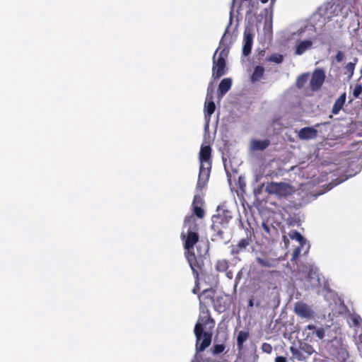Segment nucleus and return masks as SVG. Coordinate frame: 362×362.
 <instances>
[{
  "mask_svg": "<svg viewBox=\"0 0 362 362\" xmlns=\"http://www.w3.org/2000/svg\"><path fill=\"white\" fill-rule=\"evenodd\" d=\"M200 315L195 325L194 332L196 337V351L197 352L204 351L211 342V334L204 332V326L211 323L214 327V320L210 315V311L206 306L200 307Z\"/></svg>",
  "mask_w": 362,
  "mask_h": 362,
  "instance_id": "f257e3e1",
  "label": "nucleus"
},
{
  "mask_svg": "<svg viewBox=\"0 0 362 362\" xmlns=\"http://www.w3.org/2000/svg\"><path fill=\"white\" fill-rule=\"evenodd\" d=\"M266 191L270 194H274L279 198L286 197L294 192L293 187L285 182H272L267 185Z\"/></svg>",
  "mask_w": 362,
  "mask_h": 362,
  "instance_id": "f03ea898",
  "label": "nucleus"
},
{
  "mask_svg": "<svg viewBox=\"0 0 362 362\" xmlns=\"http://www.w3.org/2000/svg\"><path fill=\"white\" fill-rule=\"evenodd\" d=\"M232 218L230 212L227 210H222L218 211L217 214L212 216L211 228L216 231L218 235H222L223 232L221 230L222 228H226Z\"/></svg>",
  "mask_w": 362,
  "mask_h": 362,
  "instance_id": "7ed1b4c3",
  "label": "nucleus"
},
{
  "mask_svg": "<svg viewBox=\"0 0 362 362\" xmlns=\"http://www.w3.org/2000/svg\"><path fill=\"white\" fill-rule=\"evenodd\" d=\"M186 257L192 270L194 278L196 279V281H198L199 276V272L202 270L204 266L203 257L201 255L196 256L193 251L187 252Z\"/></svg>",
  "mask_w": 362,
  "mask_h": 362,
  "instance_id": "20e7f679",
  "label": "nucleus"
},
{
  "mask_svg": "<svg viewBox=\"0 0 362 362\" xmlns=\"http://www.w3.org/2000/svg\"><path fill=\"white\" fill-rule=\"evenodd\" d=\"M218 49H216L213 56V67H212V77L214 79H218L226 74V62L223 58H217L216 54Z\"/></svg>",
  "mask_w": 362,
  "mask_h": 362,
  "instance_id": "39448f33",
  "label": "nucleus"
},
{
  "mask_svg": "<svg viewBox=\"0 0 362 362\" xmlns=\"http://www.w3.org/2000/svg\"><path fill=\"white\" fill-rule=\"evenodd\" d=\"M197 225L194 223L193 227H190L187 230L185 238L184 247L187 252H192L194 245L199 241V234L197 232Z\"/></svg>",
  "mask_w": 362,
  "mask_h": 362,
  "instance_id": "423d86ee",
  "label": "nucleus"
},
{
  "mask_svg": "<svg viewBox=\"0 0 362 362\" xmlns=\"http://www.w3.org/2000/svg\"><path fill=\"white\" fill-rule=\"evenodd\" d=\"M293 310L298 317L302 318L312 319L315 316V313L311 307L303 301L296 302Z\"/></svg>",
  "mask_w": 362,
  "mask_h": 362,
  "instance_id": "0eeeda50",
  "label": "nucleus"
},
{
  "mask_svg": "<svg viewBox=\"0 0 362 362\" xmlns=\"http://www.w3.org/2000/svg\"><path fill=\"white\" fill-rule=\"evenodd\" d=\"M325 79V72L322 69H316L311 76L310 81V88L313 91L318 90L321 88Z\"/></svg>",
  "mask_w": 362,
  "mask_h": 362,
  "instance_id": "6e6552de",
  "label": "nucleus"
},
{
  "mask_svg": "<svg viewBox=\"0 0 362 362\" xmlns=\"http://www.w3.org/2000/svg\"><path fill=\"white\" fill-rule=\"evenodd\" d=\"M211 168V163H207V165H200L199 173L198 180H197V189L202 190L206 185V183L209 178Z\"/></svg>",
  "mask_w": 362,
  "mask_h": 362,
  "instance_id": "1a4fd4ad",
  "label": "nucleus"
},
{
  "mask_svg": "<svg viewBox=\"0 0 362 362\" xmlns=\"http://www.w3.org/2000/svg\"><path fill=\"white\" fill-rule=\"evenodd\" d=\"M254 34L252 28L247 26L244 30L243 54L245 57L251 53Z\"/></svg>",
  "mask_w": 362,
  "mask_h": 362,
  "instance_id": "9d476101",
  "label": "nucleus"
},
{
  "mask_svg": "<svg viewBox=\"0 0 362 362\" xmlns=\"http://www.w3.org/2000/svg\"><path fill=\"white\" fill-rule=\"evenodd\" d=\"M253 235V232L250 231L249 234L247 235L245 238L241 239L237 245H233L230 247V254L231 255L235 256L240 252L245 250L247 247L250 245L252 243V235Z\"/></svg>",
  "mask_w": 362,
  "mask_h": 362,
  "instance_id": "9b49d317",
  "label": "nucleus"
},
{
  "mask_svg": "<svg viewBox=\"0 0 362 362\" xmlns=\"http://www.w3.org/2000/svg\"><path fill=\"white\" fill-rule=\"evenodd\" d=\"M211 148L210 146H202L199 152L200 165H207V163L211 164Z\"/></svg>",
  "mask_w": 362,
  "mask_h": 362,
  "instance_id": "f8f14e48",
  "label": "nucleus"
},
{
  "mask_svg": "<svg viewBox=\"0 0 362 362\" xmlns=\"http://www.w3.org/2000/svg\"><path fill=\"white\" fill-rule=\"evenodd\" d=\"M212 92H213V90L210 89V88L209 87L208 90H207L206 98L209 99L210 101H209L208 103H206V102L205 103V107H204L205 117H210L211 116V115L214 112L215 109H216L215 103L212 100V99H213Z\"/></svg>",
  "mask_w": 362,
  "mask_h": 362,
  "instance_id": "ddd939ff",
  "label": "nucleus"
},
{
  "mask_svg": "<svg viewBox=\"0 0 362 362\" xmlns=\"http://www.w3.org/2000/svg\"><path fill=\"white\" fill-rule=\"evenodd\" d=\"M214 292L211 289L204 290L201 295L199 296L200 307L206 306L205 304H209L214 302Z\"/></svg>",
  "mask_w": 362,
  "mask_h": 362,
  "instance_id": "4468645a",
  "label": "nucleus"
},
{
  "mask_svg": "<svg viewBox=\"0 0 362 362\" xmlns=\"http://www.w3.org/2000/svg\"><path fill=\"white\" fill-rule=\"evenodd\" d=\"M317 131L313 127H303L298 132V137L300 139H311L317 137Z\"/></svg>",
  "mask_w": 362,
  "mask_h": 362,
  "instance_id": "2eb2a0df",
  "label": "nucleus"
},
{
  "mask_svg": "<svg viewBox=\"0 0 362 362\" xmlns=\"http://www.w3.org/2000/svg\"><path fill=\"white\" fill-rule=\"evenodd\" d=\"M250 145L252 151H264L270 145V141L269 139H252Z\"/></svg>",
  "mask_w": 362,
  "mask_h": 362,
  "instance_id": "dca6fc26",
  "label": "nucleus"
},
{
  "mask_svg": "<svg viewBox=\"0 0 362 362\" xmlns=\"http://www.w3.org/2000/svg\"><path fill=\"white\" fill-rule=\"evenodd\" d=\"M255 260L259 266L263 267H275L278 264V260L276 259L270 257L262 258L260 257H257Z\"/></svg>",
  "mask_w": 362,
  "mask_h": 362,
  "instance_id": "f3484780",
  "label": "nucleus"
},
{
  "mask_svg": "<svg viewBox=\"0 0 362 362\" xmlns=\"http://www.w3.org/2000/svg\"><path fill=\"white\" fill-rule=\"evenodd\" d=\"M313 47V42L310 40L300 41L296 47L295 53L297 55L303 54L305 51L310 49Z\"/></svg>",
  "mask_w": 362,
  "mask_h": 362,
  "instance_id": "a211bd4d",
  "label": "nucleus"
},
{
  "mask_svg": "<svg viewBox=\"0 0 362 362\" xmlns=\"http://www.w3.org/2000/svg\"><path fill=\"white\" fill-rule=\"evenodd\" d=\"M232 80L230 78H225L221 81L218 85V95L223 96L231 88Z\"/></svg>",
  "mask_w": 362,
  "mask_h": 362,
  "instance_id": "6ab92c4d",
  "label": "nucleus"
},
{
  "mask_svg": "<svg viewBox=\"0 0 362 362\" xmlns=\"http://www.w3.org/2000/svg\"><path fill=\"white\" fill-rule=\"evenodd\" d=\"M346 93H342L334 102L332 112L334 115H337L339 111L342 109L345 102H346Z\"/></svg>",
  "mask_w": 362,
  "mask_h": 362,
  "instance_id": "aec40b11",
  "label": "nucleus"
},
{
  "mask_svg": "<svg viewBox=\"0 0 362 362\" xmlns=\"http://www.w3.org/2000/svg\"><path fill=\"white\" fill-rule=\"evenodd\" d=\"M250 332L248 331L241 330L238 332L237 337L238 349L241 351L244 347V343L248 339Z\"/></svg>",
  "mask_w": 362,
  "mask_h": 362,
  "instance_id": "412c9836",
  "label": "nucleus"
},
{
  "mask_svg": "<svg viewBox=\"0 0 362 362\" xmlns=\"http://www.w3.org/2000/svg\"><path fill=\"white\" fill-rule=\"evenodd\" d=\"M290 351L292 354V358L298 361H305L308 358L307 355L304 354L301 346L300 347V349L291 346Z\"/></svg>",
  "mask_w": 362,
  "mask_h": 362,
  "instance_id": "4be33fe9",
  "label": "nucleus"
},
{
  "mask_svg": "<svg viewBox=\"0 0 362 362\" xmlns=\"http://www.w3.org/2000/svg\"><path fill=\"white\" fill-rule=\"evenodd\" d=\"M334 355L339 362H345L349 358L348 351L343 345L336 349V353Z\"/></svg>",
  "mask_w": 362,
  "mask_h": 362,
  "instance_id": "5701e85b",
  "label": "nucleus"
},
{
  "mask_svg": "<svg viewBox=\"0 0 362 362\" xmlns=\"http://www.w3.org/2000/svg\"><path fill=\"white\" fill-rule=\"evenodd\" d=\"M264 68L262 66H257L251 76V81L252 82H257L259 81L264 76Z\"/></svg>",
  "mask_w": 362,
  "mask_h": 362,
  "instance_id": "b1692460",
  "label": "nucleus"
},
{
  "mask_svg": "<svg viewBox=\"0 0 362 362\" xmlns=\"http://www.w3.org/2000/svg\"><path fill=\"white\" fill-rule=\"evenodd\" d=\"M357 62L358 59L354 58L353 62H349L344 67V74L346 75L349 78H351L353 76Z\"/></svg>",
  "mask_w": 362,
  "mask_h": 362,
  "instance_id": "393cba45",
  "label": "nucleus"
},
{
  "mask_svg": "<svg viewBox=\"0 0 362 362\" xmlns=\"http://www.w3.org/2000/svg\"><path fill=\"white\" fill-rule=\"evenodd\" d=\"M229 267V261L227 259H219L216 263V270L218 272H227Z\"/></svg>",
  "mask_w": 362,
  "mask_h": 362,
  "instance_id": "a878e982",
  "label": "nucleus"
},
{
  "mask_svg": "<svg viewBox=\"0 0 362 362\" xmlns=\"http://www.w3.org/2000/svg\"><path fill=\"white\" fill-rule=\"evenodd\" d=\"M309 74L304 73L298 76L296 78V86L298 89L303 88L308 81Z\"/></svg>",
  "mask_w": 362,
  "mask_h": 362,
  "instance_id": "bb28decb",
  "label": "nucleus"
},
{
  "mask_svg": "<svg viewBox=\"0 0 362 362\" xmlns=\"http://www.w3.org/2000/svg\"><path fill=\"white\" fill-rule=\"evenodd\" d=\"M306 329L313 330V335L316 336L320 339H322L325 337V329L323 328H316L314 325H308Z\"/></svg>",
  "mask_w": 362,
  "mask_h": 362,
  "instance_id": "cd10ccee",
  "label": "nucleus"
},
{
  "mask_svg": "<svg viewBox=\"0 0 362 362\" xmlns=\"http://www.w3.org/2000/svg\"><path fill=\"white\" fill-rule=\"evenodd\" d=\"M288 235L292 240H297L302 246L305 243L306 240L304 237L297 230H292L288 233Z\"/></svg>",
  "mask_w": 362,
  "mask_h": 362,
  "instance_id": "c85d7f7f",
  "label": "nucleus"
},
{
  "mask_svg": "<svg viewBox=\"0 0 362 362\" xmlns=\"http://www.w3.org/2000/svg\"><path fill=\"white\" fill-rule=\"evenodd\" d=\"M284 60V56L279 53H274L266 59L268 62L281 64Z\"/></svg>",
  "mask_w": 362,
  "mask_h": 362,
  "instance_id": "c756f323",
  "label": "nucleus"
},
{
  "mask_svg": "<svg viewBox=\"0 0 362 362\" xmlns=\"http://www.w3.org/2000/svg\"><path fill=\"white\" fill-rule=\"evenodd\" d=\"M226 346L223 344H214L211 349L213 355H218L225 351Z\"/></svg>",
  "mask_w": 362,
  "mask_h": 362,
  "instance_id": "7c9ffc66",
  "label": "nucleus"
},
{
  "mask_svg": "<svg viewBox=\"0 0 362 362\" xmlns=\"http://www.w3.org/2000/svg\"><path fill=\"white\" fill-rule=\"evenodd\" d=\"M193 206V214L197 216L199 218H202L204 216V211L202 209V206L192 205Z\"/></svg>",
  "mask_w": 362,
  "mask_h": 362,
  "instance_id": "2f4dec72",
  "label": "nucleus"
},
{
  "mask_svg": "<svg viewBox=\"0 0 362 362\" xmlns=\"http://www.w3.org/2000/svg\"><path fill=\"white\" fill-rule=\"evenodd\" d=\"M362 93V84L356 83L353 90V95L355 98H358Z\"/></svg>",
  "mask_w": 362,
  "mask_h": 362,
  "instance_id": "473e14b6",
  "label": "nucleus"
},
{
  "mask_svg": "<svg viewBox=\"0 0 362 362\" xmlns=\"http://www.w3.org/2000/svg\"><path fill=\"white\" fill-rule=\"evenodd\" d=\"M261 349L264 353L270 354L272 351V346L270 344L264 342L262 344Z\"/></svg>",
  "mask_w": 362,
  "mask_h": 362,
  "instance_id": "72a5a7b5",
  "label": "nucleus"
},
{
  "mask_svg": "<svg viewBox=\"0 0 362 362\" xmlns=\"http://www.w3.org/2000/svg\"><path fill=\"white\" fill-rule=\"evenodd\" d=\"M301 347L303 349V353H305L307 356H310L314 351L313 347L310 345L305 344Z\"/></svg>",
  "mask_w": 362,
  "mask_h": 362,
  "instance_id": "f704fd0d",
  "label": "nucleus"
},
{
  "mask_svg": "<svg viewBox=\"0 0 362 362\" xmlns=\"http://www.w3.org/2000/svg\"><path fill=\"white\" fill-rule=\"evenodd\" d=\"M229 53V50L228 48L224 47L222 49V50L220 52L218 58H223L226 61V58L228 57Z\"/></svg>",
  "mask_w": 362,
  "mask_h": 362,
  "instance_id": "c9c22d12",
  "label": "nucleus"
},
{
  "mask_svg": "<svg viewBox=\"0 0 362 362\" xmlns=\"http://www.w3.org/2000/svg\"><path fill=\"white\" fill-rule=\"evenodd\" d=\"M203 203V200L199 195H195L194 197L192 205L202 206Z\"/></svg>",
  "mask_w": 362,
  "mask_h": 362,
  "instance_id": "e433bc0d",
  "label": "nucleus"
},
{
  "mask_svg": "<svg viewBox=\"0 0 362 362\" xmlns=\"http://www.w3.org/2000/svg\"><path fill=\"white\" fill-rule=\"evenodd\" d=\"M344 58V54L343 52L341 51H338L336 56H335V59L337 62H341L343 61Z\"/></svg>",
  "mask_w": 362,
  "mask_h": 362,
  "instance_id": "4c0bfd02",
  "label": "nucleus"
},
{
  "mask_svg": "<svg viewBox=\"0 0 362 362\" xmlns=\"http://www.w3.org/2000/svg\"><path fill=\"white\" fill-rule=\"evenodd\" d=\"M300 253V247H297L293 251V258H297L299 256Z\"/></svg>",
  "mask_w": 362,
  "mask_h": 362,
  "instance_id": "58836bf2",
  "label": "nucleus"
},
{
  "mask_svg": "<svg viewBox=\"0 0 362 362\" xmlns=\"http://www.w3.org/2000/svg\"><path fill=\"white\" fill-rule=\"evenodd\" d=\"M214 309L218 313H222L225 310L224 307L214 304Z\"/></svg>",
  "mask_w": 362,
  "mask_h": 362,
  "instance_id": "ea45409f",
  "label": "nucleus"
},
{
  "mask_svg": "<svg viewBox=\"0 0 362 362\" xmlns=\"http://www.w3.org/2000/svg\"><path fill=\"white\" fill-rule=\"evenodd\" d=\"M192 221H194L193 215L187 216L185 219V225L186 226L187 223H190Z\"/></svg>",
  "mask_w": 362,
  "mask_h": 362,
  "instance_id": "a19ab883",
  "label": "nucleus"
},
{
  "mask_svg": "<svg viewBox=\"0 0 362 362\" xmlns=\"http://www.w3.org/2000/svg\"><path fill=\"white\" fill-rule=\"evenodd\" d=\"M275 362H286V358L284 356H277L275 358Z\"/></svg>",
  "mask_w": 362,
  "mask_h": 362,
  "instance_id": "79ce46f5",
  "label": "nucleus"
},
{
  "mask_svg": "<svg viewBox=\"0 0 362 362\" xmlns=\"http://www.w3.org/2000/svg\"><path fill=\"white\" fill-rule=\"evenodd\" d=\"M361 320V319L359 317H356L353 319V322L356 326H358Z\"/></svg>",
  "mask_w": 362,
  "mask_h": 362,
  "instance_id": "37998d69",
  "label": "nucleus"
},
{
  "mask_svg": "<svg viewBox=\"0 0 362 362\" xmlns=\"http://www.w3.org/2000/svg\"><path fill=\"white\" fill-rule=\"evenodd\" d=\"M195 284H196V285H195L194 288H193V290H192V292H193L194 293H197L198 292V290L199 289V281H195Z\"/></svg>",
  "mask_w": 362,
  "mask_h": 362,
  "instance_id": "c03bdc74",
  "label": "nucleus"
},
{
  "mask_svg": "<svg viewBox=\"0 0 362 362\" xmlns=\"http://www.w3.org/2000/svg\"><path fill=\"white\" fill-rule=\"evenodd\" d=\"M226 272V276L229 279H232L233 278V272L232 271H228Z\"/></svg>",
  "mask_w": 362,
  "mask_h": 362,
  "instance_id": "a18cd8bd",
  "label": "nucleus"
},
{
  "mask_svg": "<svg viewBox=\"0 0 362 362\" xmlns=\"http://www.w3.org/2000/svg\"><path fill=\"white\" fill-rule=\"evenodd\" d=\"M191 362H201L200 360L198 358L197 354L194 355V357Z\"/></svg>",
  "mask_w": 362,
  "mask_h": 362,
  "instance_id": "49530a36",
  "label": "nucleus"
},
{
  "mask_svg": "<svg viewBox=\"0 0 362 362\" xmlns=\"http://www.w3.org/2000/svg\"><path fill=\"white\" fill-rule=\"evenodd\" d=\"M254 305V303H253V300L252 299H250L249 301H248V307H252Z\"/></svg>",
  "mask_w": 362,
  "mask_h": 362,
  "instance_id": "de8ad7c7",
  "label": "nucleus"
},
{
  "mask_svg": "<svg viewBox=\"0 0 362 362\" xmlns=\"http://www.w3.org/2000/svg\"><path fill=\"white\" fill-rule=\"evenodd\" d=\"M264 228L267 231H269V228L266 224H264Z\"/></svg>",
  "mask_w": 362,
  "mask_h": 362,
  "instance_id": "09e8293b",
  "label": "nucleus"
},
{
  "mask_svg": "<svg viewBox=\"0 0 362 362\" xmlns=\"http://www.w3.org/2000/svg\"><path fill=\"white\" fill-rule=\"evenodd\" d=\"M262 4H266L269 0H260Z\"/></svg>",
  "mask_w": 362,
  "mask_h": 362,
  "instance_id": "8fccbe9b",
  "label": "nucleus"
},
{
  "mask_svg": "<svg viewBox=\"0 0 362 362\" xmlns=\"http://www.w3.org/2000/svg\"><path fill=\"white\" fill-rule=\"evenodd\" d=\"M271 273L276 272V271H272Z\"/></svg>",
  "mask_w": 362,
  "mask_h": 362,
  "instance_id": "3c124183",
  "label": "nucleus"
}]
</instances>
